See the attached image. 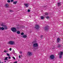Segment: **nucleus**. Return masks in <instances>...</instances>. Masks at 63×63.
<instances>
[{
  "instance_id": "1",
  "label": "nucleus",
  "mask_w": 63,
  "mask_h": 63,
  "mask_svg": "<svg viewBox=\"0 0 63 63\" xmlns=\"http://www.w3.org/2000/svg\"><path fill=\"white\" fill-rule=\"evenodd\" d=\"M38 44L37 43H34L33 45V47H34L33 48L34 49L36 50L38 49Z\"/></svg>"
},
{
  "instance_id": "2",
  "label": "nucleus",
  "mask_w": 63,
  "mask_h": 63,
  "mask_svg": "<svg viewBox=\"0 0 63 63\" xmlns=\"http://www.w3.org/2000/svg\"><path fill=\"white\" fill-rule=\"evenodd\" d=\"M11 30L14 32H17V30H16V28L15 27H13L12 28H11Z\"/></svg>"
},
{
  "instance_id": "3",
  "label": "nucleus",
  "mask_w": 63,
  "mask_h": 63,
  "mask_svg": "<svg viewBox=\"0 0 63 63\" xmlns=\"http://www.w3.org/2000/svg\"><path fill=\"white\" fill-rule=\"evenodd\" d=\"M9 44L11 45H15L16 44L15 42L14 41H10L9 42Z\"/></svg>"
},
{
  "instance_id": "4",
  "label": "nucleus",
  "mask_w": 63,
  "mask_h": 63,
  "mask_svg": "<svg viewBox=\"0 0 63 63\" xmlns=\"http://www.w3.org/2000/svg\"><path fill=\"white\" fill-rule=\"evenodd\" d=\"M7 28H4L3 27H0V30H7Z\"/></svg>"
},
{
  "instance_id": "5",
  "label": "nucleus",
  "mask_w": 63,
  "mask_h": 63,
  "mask_svg": "<svg viewBox=\"0 0 63 63\" xmlns=\"http://www.w3.org/2000/svg\"><path fill=\"white\" fill-rule=\"evenodd\" d=\"M54 56L53 55H51L50 56V58L51 60L53 59L54 58Z\"/></svg>"
},
{
  "instance_id": "6",
  "label": "nucleus",
  "mask_w": 63,
  "mask_h": 63,
  "mask_svg": "<svg viewBox=\"0 0 63 63\" xmlns=\"http://www.w3.org/2000/svg\"><path fill=\"white\" fill-rule=\"evenodd\" d=\"M2 26H4V27H5L4 28H7V29H8V27L6 25H4V23H2V24H1V25Z\"/></svg>"
},
{
  "instance_id": "7",
  "label": "nucleus",
  "mask_w": 63,
  "mask_h": 63,
  "mask_svg": "<svg viewBox=\"0 0 63 63\" xmlns=\"http://www.w3.org/2000/svg\"><path fill=\"white\" fill-rule=\"evenodd\" d=\"M44 28L45 30H46V31H48V29H49L48 28V26H46Z\"/></svg>"
},
{
  "instance_id": "8",
  "label": "nucleus",
  "mask_w": 63,
  "mask_h": 63,
  "mask_svg": "<svg viewBox=\"0 0 63 63\" xmlns=\"http://www.w3.org/2000/svg\"><path fill=\"white\" fill-rule=\"evenodd\" d=\"M27 55L29 56H31V55H32V53L29 52H28V53H27Z\"/></svg>"
},
{
  "instance_id": "9",
  "label": "nucleus",
  "mask_w": 63,
  "mask_h": 63,
  "mask_svg": "<svg viewBox=\"0 0 63 63\" xmlns=\"http://www.w3.org/2000/svg\"><path fill=\"white\" fill-rule=\"evenodd\" d=\"M61 40L60 39V38H57V43H59V41H60Z\"/></svg>"
},
{
  "instance_id": "10",
  "label": "nucleus",
  "mask_w": 63,
  "mask_h": 63,
  "mask_svg": "<svg viewBox=\"0 0 63 63\" xmlns=\"http://www.w3.org/2000/svg\"><path fill=\"white\" fill-rule=\"evenodd\" d=\"M40 28V26L38 25H36L35 27V28L37 29H38Z\"/></svg>"
},
{
  "instance_id": "11",
  "label": "nucleus",
  "mask_w": 63,
  "mask_h": 63,
  "mask_svg": "<svg viewBox=\"0 0 63 63\" xmlns=\"http://www.w3.org/2000/svg\"><path fill=\"white\" fill-rule=\"evenodd\" d=\"M58 55H63V52H61L60 53H58Z\"/></svg>"
},
{
  "instance_id": "12",
  "label": "nucleus",
  "mask_w": 63,
  "mask_h": 63,
  "mask_svg": "<svg viewBox=\"0 0 63 63\" xmlns=\"http://www.w3.org/2000/svg\"><path fill=\"white\" fill-rule=\"evenodd\" d=\"M24 5H25L26 7L27 8H28V4L24 3Z\"/></svg>"
},
{
  "instance_id": "13",
  "label": "nucleus",
  "mask_w": 63,
  "mask_h": 63,
  "mask_svg": "<svg viewBox=\"0 0 63 63\" xmlns=\"http://www.w3.org/2000/svg\"><path fill=\"white\" fill-rule=\"evenodd\" d=\"M8 7H9V5L8 3H6L5 5V7L6 8H9Z\"/></svg>"
},
{
  "instance_id": "14",
  "label": "nucleus",
  "mask_w": 63,
  "mask_h": 63,
  "mask_svg": "<svg viewBox=\"0 0 63 63\" xmlns=\"http://www.w3.org/2000/svg\"><path fill=\"white\" fill-rule=\"evenodd\" d=\"M23 37L24 38H27V35H23Z\"/></svg>"
},
{
  "instance_id": "15",
  "label": "nucleus",
  "mask_w": 63,
  "mask_h": 63,
  "mask_svg": "<svg viewBox=\"0 0 63 63\" xmlns=\"http://www.w3.org/2000/svg\"><path fill=\"white\" fill-rule=\"evenodd\" d=\"M57 47H58V48H59V47H61V45H60L59 44H57Z\"/></svg>"
},
{
  "instance_id": "16",
  "label": "nucleus",
  "mask_w": 63,
  "mask_h": 63,
  "mask_svg": "<svg viewBox=\"0 0 63 63\" xmlns=\"http://www.w3.org/2000/svg\"><path fill=\"white\" fill-rule=\"evenodd\" d=\"M16 33L18 34H20V32L19 31H17Z\"/></svg>"
},
{
  "instance_id": "17",
  "label": "nucleus",
  "mask_w": 63,
  "mask_h": 63,
  "mask_svg": "<svg viewBox=\"0 0 63 63\" xmlns=\"http://www.w3.org/2000/svg\"><path fill=\"white\" fill-rule=\"evenodd\" d=\"M17 1H14L13 2V4H16V3H17Z\"/></svg>"
},
{
  "instance_id": "18",
  "label": "nucleus",
  "mask_w": 63,
  "mask_h": 63,
  "mask_svg": "<svg viewBox=\"0 0 63 63\" xmlns=\"http://www.w3.org/2000/svg\"><path fill=\"white\" fill-rule=\"evenodd\" d=\"M58 4V6H60L61 5H60V4H61V3L60 2V3H58V2L57 3Z\"/></svg>"
},
{
  "instance_id": "19",
  "label": "nucleus",
  "mask_w": 63,
  "mask_h": 63,
  "mask_svg": "<svg viewBox=\"0 0 63 63\" xmlns=\"http://www.w3.org/2000/svg\"><path fill=\"white\" fill-rule=\"evenodd\" d=\"M45 15H46V16H48V13L47 12H46L45 13Z\"/></svg>"
},
{
  "instance_id": "20",
  "label": "nucleus",
  "mask_w": 63,
  "mask_h": 63,
  "mask_svg": "<svg viewBox=\"0 0 63 63\" xmlns=\"http://www.w3.org/2000/svg\"><path fill=\"white\" fill-rule=\"evenodd\" d=\"M8 58V57L5 58V60H7V61H8V59H7Z\"/></svg>"
},
{
  "instance_id": "21",
  "label": "nucleus",
  "mask_w": 63,
  "mask_h": 63,
  "mask_svg": "<svg viewBox=\"0 0 63 63\" xmlns=\"http://www.w3.org/2000/svg\"><path fill=\"white\" fill-rule=\"evenodd\" d=\"M41 19H44V17L42 16L41 17Z\"/></svg>"
},
{
  "instance_id": "22",
  "label": "nucleus",
  "mask_w": 63,
  "mask_h": 63,
  "mask_svg": "<svg viewBox=\"0 0 63 63\" xmlns=\"http://www.w3.org/2000/svg\"><path fill=\"white\" fill-rule=\"evenodd\" d=\"M59 58H62V55H60L59 56Z\"/></svg>"
},
{
  "instance_id": "23",
  "label": "nucleus",
  "mask_w": 63,
  "mask_h": 63,
  "mask_svg": "<svg viewBox=\"0 0 63 63\" xmlns=\"http://www.w3.org/2000/svg\"><path fill=\"white\" fill-rule=\"evenodd\" d=\"M24 34V33L23 32H21V35H23Z\"/></svg>"
},
{
  "instance_id": "24",
  "label": "nucleus",
  "mask_w": 63,
  "mask_h": 63,
  "mask_svg": "<svg viewBox=\"0 0 63 63\" xmlns=\"http://www.w3.org/2000/svg\"><path fill=\"white\" fill-rule=\"evenodd\" d=\"M7 2H8V3H10V2H11V1L10 0H8L7 1Z\"/></svg>"
},
{
  "instance_id": "25",
  "label": "nucleus",
  "mask_w": 63,
  "mask_h": 63,
  "mask_svg": "<svg viewBox=\"0 0 63 63\" xmlns=\"http://www.w3.org/2000/svg\"><path fill=\"white\" fill-rule=\"evenodd\" d=\"M46 18L47 19H49V16H47L46 17Z\"/></svg>"
},
{
  "instance_id": "26",
  "label": "nucleus",
  "mask_w": 63,
  "mask_h": 63,
  "mask_svg": "<svg viewBox=\"0 0 63 63\" xmlns=\"http://www.w3.org/2000/svg\"><path fill=\"white\" fill-rule=\"evenodd\" d=\"M7 55L8 56H10V54H9L7 53Z\"/></svg>"
},
{
  "instance_id": "27",
  "label": "nucleus",
  "mask_w": 63,
  "mask_h": 63,
  "mask_svg": "<svg viewBox=\"0 0 63 63\" xmlns=\"http://www.w3.org/2000/svg\"><path fill=\"white\" fill-rule=\"evenodd\" d=\"M30 12V9H28V12Z\"/></svg>"
},
{
  "instance_id": "28",
  "label": "nucleus",
  "mask_w": 63,
  "mask_h": 63,
  "mask_svg": "<svg viewBox=\"0 0 63 63\" xmlns=\"http://www.w3.org/2000/svg\"><path fill=\"white\" fill-rule=\"evenodd\" d=\"M16 28V29H19V27H17Z\"/></svg>"
},
{
  "instance_id": "29",
  "label": "nucleus",
  "mask_w": 63,
  "mask_h": 63,
  "mask_svg": "<svg viewBox=\"0 0 63 63\" xmlns=\"http://www.w3.org/2000/svg\"><path fill=\"white\" fill-rule=\"evenodd\" d=\"M8 52V51H7V50H5L4 51V52Z\"/></svg>"
},
{
  "instance_id": "30",
  "label": "nucleus",
  "mask_w": 63,
  "mask_h": 63,
  "mask_svg": "<svg viewBox=\"0 0 63 63\" xmlns=\"http://www.w3.org/2000/svg\"><path fill=\"white\" fill-rule=\"evenodd\" d=\"M9 50H10V51H11V50H12V48H10L9 49Z\"/></svg>"
},
{
  "instance_id": "31",
  "label": "nucleus",
  "mask_w": 63,
  "mask_h": 63,
  "mask_svg": "<svg viewBox=\"0 0 63 63\" xmlns=\"http://www.w3.org/2000/svg\"><path fill=\"white\" fill-rule=\"evenodd\" d=\"M13 12V11L12 10H10V12Z\"/></svg>"
},
{
  "instance_id": "32",
  "label": "nucleus",
  "mask_w": 63,
  "mask_h": 63,
  "mask_svg": "<svg viewBox=\"0 0 63 63\" xmlns=\"http://www.w3.org/2000/svg\"><path fill=\"white\" fill-rule=\"evenodd\" d=\"M13 59H14V60H15V57H13Z\"/></svg>"
},
{
  "instance_id": "33",
  "label": "nucleus",
  "mask_w": 63,
  "mask_h": 63,
  "mask_svg": "<svg viewBox=\"0 0 63 63\" xmlns=\"http://www.w3.org/2000/svg\"><path fill=\"white\" fill-rule=\"evenodd\" d=\"M11 2H13L14 1V0H11Z\"/></svg>"
},
{
  "instance_id": "34",
  "label": "nucleus",
  "mask_w": 63,
  "mask_h": 63,
  "mask_svg": "<svg viewBox=\"0 0 63 63\" xmlns=\"http://www.w3.org/2000/svg\"><path fill=\"white\" fill-rule=\"evenodd\" d=\"M40 37L41 38H42V37H43V35H41L40 36Z\"/></svg>"
},
{
  "instance_id": "35",
  "label": "nucleus",
  "mask_w": 63,
  "mask_h": 63,
  "mask_svg": "<svg viewBox=\"0 0 63 63\" xmlns=\"http://www.w3.org/2000/svg\"><path fill=\"white\" fill-rule=\"evenodd\" d=\"M11 57H10V56H9V57H8L9 59H11Z\"/></svg>"
},
{
  "instance_id": "36",
  "label": "nucleus",
  "mask_w": 63,
  "mask_h": 63,
  "mask_svg": "<svg viewBox=\"0 0 63 63\" xmlns=\"http://www.w3.org/2000/svg\"><path fill=\"white\" fill-rule=\"evenodd\" d=\"M17 63V62L16 61L14 62V63Z\"/></svg>"
},
{
  "instance_id": "37",
  "label": "nucleus",
  "mask_w": 63,
  "mask_h": 63,
  "mask_svg": "<svg viewBox=\"0 0 63 63\" xmlns=\"http://www.w3.org/2000/svg\"><path fill=\"white\" fill-rule=\"evenodd\" d=\"M35 41H33V42H32V43L34 44V43H35Z\"/></svg>"
},
{
  "instance_id": "38",
  "label": "nucleus",
  "mask_w": 63,
  "mask_h": 63,
  "mask_svg": "<svg viewBox=\"0 0 63 63\" xmlns=\"http://www.w3.org/2000/svg\"><path fill=\"white\" fill-rule=\"evenodd\" d=\"M20 54H21V53H22V52H21V51H20Z\"/></svg>"
},
{
  "instance_id": "39",
  "label": "nucleus",
  "mask_w": 63,
  "mask_h": 63,
  "mask_svg": "<svg viewBox=\"0 0 63 63\" xmlns=\"http://www.w3.org/2000/svg\"><path fill=\"white\" fill-rule=\"evenodd\" d=\"M19 58H21V57H20V56H19Z\"/></svg>"
},
{
  "instance_id": "40",
  "label": "nucleus",
  "mask_w": 63,
  "mask_h": 63,
  "mask_svg": "<svg viewBox=\"0 0 63 63\" xmlns=\"http://www.w3.org/2000/svg\"><path fill=\"white\" fill-rule=\"evenodd\" d=\"M13 53H15V51L13 50Z\"/></svg>"
},
{
  "instance_id": "41",
  "label": "nucleus",
  "mask_w": 63,
  "mask_h": 63,
  "mask_svg": "<svg viewBox=\"0 0 63 63\" xmlns=\"http://www.w3.org/2000/svg\"><path fill=\"white\" fill-rule=\"evenodd\" d=\"M53 49H55V47H54V48H53Z\"/></svg>"
},
{
  "instance_id": "42",
  "label": "nucleus",
  "mask_w": 63,
  "mask_h": 63,
  "mask_svg": "<svg viewBox=\"0 0 63 63\" xmlns=\"http://www.w3.org/2000/svg\"><path fill=\"white\" fill-rule=\"evenodd\" d=\"M0 63H1V62L0 61ZM4 63L3 62H2V63Z\"/></svg>"
},
{
  "instance_id": "43",
  "label": "nucleus",
  "mask_w": 63,
  "mask_h": 63,
  "mask_svg": "<svg viewBox=\"0 0 63 63\" xmlns=\"http://www.w3.org/2000/svg\"><path fill=\"white\" fill-rule=\"evenodd\" d=\"M4 62H6V61H4Z\"/></svg>"
},
{
  "instance_id": "44",
  "label": "nucleus",
  "mask_w": 63,
  "mask_h": 63,
  "mask_svg": "<svg viewBox=\"0 0 63 63\" xmlns=\"http://www.w3.org/2000/svg\"><path fill=\"white\" fill-rule=\"evenodd\" d=\"M21 37H22V38H23V36H21Z\"/></svg>"
},
{
  "instance_id": "45",
  "label": "nucleus",
  "mask_w": 63,
  "mask_h": 63,
  "mask_svg": "<svg viewBox=\"0 0 63 63\" xmlns=\"http://www.w3.org/2000/svg\"><path fill=\"white\" fill-rule=\"evenodd\" d=\"M21 56H22V55H21Z\"/></svg>"
}]
</instances>
